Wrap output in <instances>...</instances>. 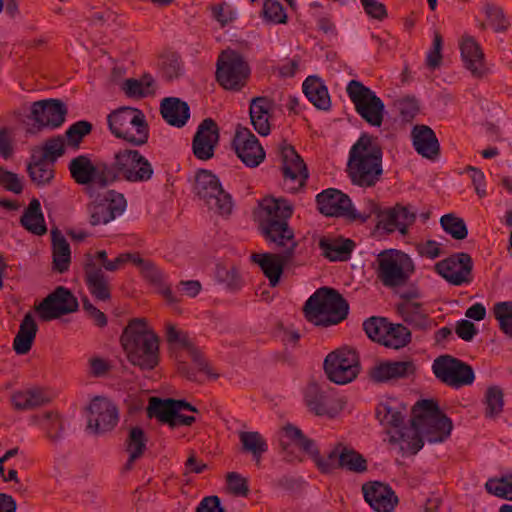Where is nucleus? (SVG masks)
Returning a JSON list of instances; mask_svg holds the SVG:
<instances>
[{
    "mask_svg": "<svg viewBox=\"0 0 512 512\" xmlns=\"http://www.w3.org/2000/svg\"><path fill=\"white\" fill-rule=\"evenodd\" d=\"M220 139L218 124L212 118H205L198 125L192 139V152L198 160H209L214 156Z\"/></svg>",
    "mask_w": 512,
    "mask_h": 512,
    "instance_id": "nucleus-17",
    "label": "nucleus"
},
{
    "mask_svg": "<svg viewBox=\"0 0 512 512\" xmlns=\"http://www.w3.org/2000/svg\"><path fill=\"white\" fill-rule=\"evenodd\" d=\"M432 370L438 380L456 389L471 385L475 379L474 371L469 364L448 354L437 357Z\"/></svg>",
    "mask_w": 512,
    "mask_h": 512,
    "instance_id": "nucleus-11",
    "label": "nucleus"
},
{
    "mask_svg": "<svg viewBox=\"0 0 512 512\" xmlns=\"http://www.w3.org/2000/svg\"><path fill=\"white\" fill-rule=\"evenodd\" d=\"M303 312L310 323L329 327L337 325L347 318L349 304L337 290L321 287L308 298Z\"/></svg>",
    "mask_w": 512,
    "mask_h": 512,
    "instance_id": "nucleus-3",
    "label": "nucleus"
},
{
    "mask_svg": "<svg viewBox=\"0 0 512 512\" xmlns=\"http://www.w3.org/2000/svg\"><path fill=\"white\" fill-rule=\"evenodd\" d=\"M382 162H347V173L353 184L370 187L382 174Z\"/></svg>",
    "mask_w": 512,
    "mask_h": 512,
    "instance_id": "nucleus-26",
    "label": "nucleus"
},
{
    "mask_svg": "<svg viewBox=\"0 0 512 512\" xmlns=\"http://www.w3.org/2000/svg\"><path fill=\"white\" fill-rule=\"evenodd\" d=\"M68 109L59 99H44L35 101L31 105L29 119L34 121L30 133L40 132L43 129L55 130L65 122Z\"/></svg>",
    "mask_w": 512,
    "mask_h": 512,
    "instance_id": "nucleus-12",
    "label": "nucleus"
},
{
    "mask_svg": "<svg viewBox=\"0 0 512 512\" xmlns=\"http://www.w3.org/2000/svg\"><path fill=\"white\" fill-rule=\"evenodd\" d=\"M39 425L45 432V437L53 445H57L64 438L65 421L56 411H47L38 417Z\"/></svg>",
    "mask_w": 512,
    "mask_h": 512,
    "instance_id": "nucleus-38",
    "label": "nucleus"
},
{
    "mask_svg": "<svg viewBox=\"0 0 512 512\" xmlns=\"http://www.w3.org/2000/svg\"><path fill=\"white\" fill-rule=\"evenodd\" d=\"M261 14L266 22L273 24H286L288 20L279 0H265Z\"/></svg>",
    "mask_w": 512,
    "mask_h": 512,
    "instance_id": "nucleus-59",
    "label": "nucleus"
},
{
    "mask_svg": "<svg viewBox=\"0 0 512 512\" xmlns=\"http://www.w3.org/2000/svg\"><path fill=\"white\" fill-rule=\"evenodd\" d=\"M435 271L449 284L461 286L473 281V260L470 254L459 252L437 262Z\"/></svg>",
    "mask_w": 512,
    "mask_h": 512,
    "instance_id": "nucleus-16",
    "label": "nucleus"
},
{
    "mask_svg": "<svg viewBox=\"0 0 512 512\" xmlns=\"http://www.w3.org/2000/svg\"><path fill=\"white\" fill-rule=\"evenodd\" d=\"M376 261L377 278L388 288L404 286L415 270L412 259L397 250L381 252Z\"/></svg>",
    "mask_w": 512,
    "mask_h": 512,
    "instance_id": "nucleus-5",
    "label": "nucleus"
},
{
    "mask_svg": "<svg viewBox=\"0 0 512 512\" xmlns=\"http://www.w3.org/2000/svg\"><path fill=\"white\" fill-rule=\"evenodd\" d=\"M341 452H343V443L338 442L324 457L320 454V451L315 444L312 451L309 452V455L314 461L317 469L322 474H331L336 469H340L338 462H340Z\"/></svg>",
    "mask_w": 512,
    "mask_h": 512,
    "instance_id": "nucleus-42",
    "label": "nucleus"
},
{
    "mask_svg": "<svg viewBox=\"0 0 512 512\" xmlns=\"http://www.w3.org/2000/svg\"><path fill=\"white\" fill-rule=\"evenodd\" d=\"M483 10L490 26L495 30V32H504L508 29L509 22L501 7L492 3H486L483 6Z\"/></svg>",
    "mask_w": 512,
    "mask_h": 512,
    "instance_id": "nucleus-61",
    "label": "nucleus"
},
{
    "mask_svg": "<svg viewBox=\"0 0 512 512\" xmlns=\"http://www.w3.org/2000/svg\"><path fill=\"white\" fill-rule=\"evenodd\" d=\"M303 92L316 108L325 111L330 109L331 100L328 89L318 77H307L303 82Z\"/></svg>",
    "mask_w": 512,
    "mask_h": 512,
    "instance_id": "nucleus-35",
    "label": "nucleus"
},
{
    "mask_svg": "<svg viewBox=\"0 0 512 512\" xmlns=\"http://www.w3.org/2000/svg\"><path fill=\"white\" fill-rule=\"evenodd\" d=\"M84 281L90 294L98 301L111 299V285L102 267L94 262L90 253L85 254L83 264Z\"/></svg>",
    "mask_w": 512,
    "mask_h": 512,
    "instance_id": "nucleus-18",
    "label": "nucleus"
},
{
    "mask_svg": "<svg viewBox=\"0 0 512 512\" xmlns=\"http://www.w3.org/2000/svg\"><path fill=\"white\" fill-rule=\"evenodd\" d=\"M11 402L16 410H30L48 403L49 398L41 389L34 388L14 392Z\"/></svg>",
    "mask_w": 512,
    "mask_h": 512,
    "instance_id": "nucleus-44",
    "label": "nucleus"
},
{
    "mask_svg": "<svg viewBox=\"0 0 512 512\" xmlns=\"http://www.w3.org/2000/svg\"><path fill=\"white\" fill-rule=\"evenodd\" d=\"M307 407L317 416L334 418L338 409L333 405V400L328 396L327 391L316 382H310L304 393Z\"/></svg>",
    "mask_w": 512,
    "mask_h": 512,
    "instance_id": "nucleus-22",
    "label": "nucleus"
},
{
    "mask_svg": "<svg viewBox=\"0 0 512 512\" xmlns=\"http://www.w3.org/2000/svg\"><path fill=\"white\" fill-rule=\"evenodd\" d=\"M27 172L37 186L48 185L55 176L54 162H28Z\"/></svg>",
    "mask_w": 512,
    "mask_h": 512,
    "instance_id": "nucleus-50",
    "label": "nucleus"
},
{
    "mask_svg": "<svg viewBox=\"0 0 512 512\" xmlns=\"http://www.w3.org/2000/svg\"><path fill=\"white\" fill-rule=\"evenodd\" d=\"M38 326L33 315L28 312L23 317L19 330L13 340V349L19 355L27 354L33 345Z\"/></svg>",
    "mask_w": 512,
    "mask_h": 512,
    "instance_id": "nucleus-33",
    "label": "nucleus"
},
{
    "mask_svg": "<svg viewBox=\"0 0 512 512\" xmlns=\"http://www.w3.org/2000/svg\"><path fill=\"white\" fill-rule=\"evenodd\" d=\"M388 434L390 435L389 443L400 444L402 451H408L413 455L418 453L424 445L420 427L413 425L412 421L409 426L401 425L393 432L388 431Z\"/></svg>",
    "mask_w": 512,
    "mask_h": 512,
    "instance_id": "nucleus-25",
    "label": "nucleus"
},
{
    "mask_svg": "<svg viewBox=\"0 0 512 512\" xmlns=\"http://www.w3.org/2000/svg\"><path fill=\"white\" fill-rule=\"evenodd\" d=\"M158 65L163 78L172 81L179 78L183 72V63L178 52L165 50L159 55Z\"/></svg>",
    "mask_w": 512,
    "mask_h": 512,
    "instance_id": "nucleus-47",
    "label": "nucleus"
},
{
    "mask_svg": "<svg viewBox=\"0 0 512 512\" xmlns=\"http://www.w3.org/2000/svg\"><path fill=\"white\" fill-rule=\"evenodd\" d=\"M293 212L290 201L274 197L263 198L254 212L261 235L273 249L280 251L251 255V261L259 265L271 287L279 284L284 267L291 263L298 247L294 230L289 225Z\"/></svg>",
    "mask_w": 512,
    "mask_h": 512,
    "instance_id": "nucleus-1",
    "label": "nucleus"
},
{
    "mask_svg": "<svg viewBox=\"0 0 512 512\" xmlns=\"http://www.w3.org/2000/svg\"><path fill=\"white\" fill-rule=\"evenodd\" d=\"M152 174L150 162H132L130 168L123 169V176L128 181H145L150 179Z\"/></svg>",
    "mask_w": 512,
    "mask_h": 512,
    "instance_id": "nucleus-63",
    "label": "nucleus"
},
{
    "mask_svg": "<svg viewBox=\"0 0 512 512\" xmlns=\"http://www.w3.org/2000/svg\"><path fill=\"white\" fill-rule=\"evenodd\" d=\"M461 56L465 67L476 78L486 73L484 53L479 43L472 36H464L460 44Z\"/></svg>",
    "mask_w": 512,
    "mask_h": 512,
    "instance_id": "nucleus-24",
    "label": "nucleus"
},
{
    "mask_svg": "<svg viewBox=\"0 0 512 512\" xmlns=\"http://www.w3.org/2000/svg\"><path fill=\"white\" fill-rule=\"evenodd\" d=\"M323 367L331 382L339 385L350 383L361 369L359 354L349 347L336 349L326 356Z\"/></svg>",
    "mask_w": 512,
    "mask_h": 512,
    "instance_id": "nucleus-6",
    "label": "nucleus"
},
{
    "mask_svg": "<svg viewBox=\"0 0 512 512\" xmlns=\"http://www.w3.org/2000/svg\"><path fill=\"white\" fill-rule=\"evenodd\" d=\"M120 342L128 361L141 370H153L159 364V337L145 318H134L124 328Z\"/></svg>",
    "mask_w": 512,
    "mask_h": 512,
    "instance_id": "nucleus-2",
    "label": "nucleus"
},
{
    "mask_svg": "<svg viewBox=\"0 0 512 512\" xmlns=\"http://www.w3.org/2000/svg\"><path fill=\"white\" fill-rule=\"evenodd\" d=\"M149 418H157L160 422L171 426L175 420L176 409L173 406L172 399H160L152 397L147 408Z\"/></svg>",
    "mask_w": 512,
    "mask_h": 512,
    "instance_id": "nucleus-48",
    "label": "nucleus"
},
{
    "mask_svg": "<svg viewBox=\"0 0 512 512\" xmlns=\"http://www.w3.org/2000/svg\"><path fill=\"white\" fill-rule=\"evenodd\" d=\"M89 222L92 226L107 224L114 219L113 212L109 211L103 200L88 205Z\"/></svg>",
    "mask_w": 512,
    "mask_h": 512,
    "instance_id": "nucleus-62",
    "label": "nucleus"
},
{
    "mask_svg": "<svg viewBox=\"0 0 512 512\" xmlns=\"http://www.w3.org/2000/svg\"><path fill=\"white\" fill-rule=\"evenodd\" d=\"M319 248L322 255L330 261H347L351 258V254L356 246L351 239L343 237L328 238L322 237L319 240Z\"/></svg>",
    "mask_w": 512,
    "mask_h": 512,
    "instance_id": "nucleus-28",
    "label": "nucleus"
},
{
    "mask_svg": "<svg viewBox=\"0 0 512 512\" xmlns=\"http://www.w3.org/2000/svg\"><path fill=\"white\" fill-rule=\"evenodd\" d=\"M366 214H369V218L372 215H375L378 219L377 227L383 228L389 233H392L396 230L400 232V226L398 224V216L396 206L393 208L382 211L378 203L373 200H368L366 203Z\"/></svg>",
    "mask_w": 512,
    "mask_h": 512,
    "instance_id": "nucleus-45",
    "label": "nucleus"
},
{
    "mask_svg": "<svg viewBox=\"0 0 512 512\" xmlns=\"http://www.w3.org/2000/svg\"><path fill=\"white\" fill-rule=\"evenodd\" d=\"M346 92L355 106L356 112L370 125L379 127L383 122L384 103L362 82L351 80Z\"/></svg>",
    "mask_w": 512,
    "mask_h": 512,
    "instance_id": "nucleus-8",
    "label": "nucleus"
},
{
    "mask_svg": "<svg viewBox=\"0 0 512 512\" xmlns=\"http://www.w3.org/2000/svg\"><path fill=\"white\" fill-rule=\"evenodd\" d=\"M194 190L210 209H215L221 215H228L232 211L231 196L226 193L218 178L210 171L200 169L195 176Z\"/></svg>",
    "mask_w": 512,
    "mask_h": 512,
    "instance_id": "nucleus-9",
    "label": "nucleus"
},
{
    "mask_svg": "<svg viewBox=\"0 0 512 512\" xmlns=\"http://www.w3.org/2000/svg\"><path fill=\"white\" fill-rule=\"evenodd\" d=\"M413 144L422 157L433 159L439 155L438 139L435 132L428 126L421 125L414 128Z\"/></svg>",
    "mask_w": 512,
    "mask_h": 512,
    "instance_id": "nucleus-32",
    "label": "nucleus"
},
{
    "mask_svg": "<svg viewBox=\"0 0 512 512\" xmlns=\"http://www.w3.org/2000/svg\"><path fill=\"white\" fill-rule=\"evenodd\" d=\"M445 421L429 420L421 425L422 436L428 443H442L447 440L453 429L451 419L444 413Z\"/></svg>",
    "mask_w": 512,
    "mask_h": 512,
    "instance_id": "nucleus-41",
    "label": "nucleus"
},
{
    "mask_svg": "<svg viewBox=\"0 0 512 512\" xmlns=\"http://www.w3.org/2000/svg\"><path fill=\"white\" fill-rule=\"evenodd\" d=\"M147 437L144 430L139 426L129 429L125 440V449L128 454H132V459H139L146 450Z\"/></svg>",
    "mask_w": 512,
    "mask_h": 512,
    "instance_id": "nucleus-52",
    "label": "nucleus"
},
{
    "mask_svg": "<svg viewBox=\"0 0 512 512\" xmlns=\"http://www.w3.org/2000/svg\"><path fill=\"white\" fill-rule=\"evenodd\" d=\"M493 313L499 321L500 329L512 338V302H499L494 305Z\"/></svg>",
    "mask_w": 512,
    "mask_h": 512,
    "instance_id": "nucleus-60",
    "label": "nucleus"
},
{
    "mask_svg": "<svg viewBox=\"0 0 512 512\" xmlns=\"http://www.w3.org/2000/svg\"><path fill=\"white\" fill-rule=\"evenodd\" d=\"M121 90L129 98L142 99L154 94V79L150 74H144L140 79L128 78L122 82Z\"/></svg>",
    "mask_w": 512,
    "mask_h": 512,
    "instance_id": "nucleus-46",
    "label": "nucleus"
},
{
    "mask_svg": "<svg viewBox=\"0 0 512 512\" xmlns=\"http://www.w3.org/2000/svg\"><path fill=\"white\" fill-rule=\"evenodd\" d=\"M397 313L402 320L414 329L428 330L432 327L430 318L423 302L411 304H396Z\"/></svg>",
    "mask_w": 512,
    "mask_h": 512,
    "instance_id": "nucleus-29",
    "label": "nucleus"
},
{
    "mask_svg": "<svg viewBox=\"0 0 512 512\" xmlns=\"http://www.w3.org/2000/svg\"><path fill=\"white\" fill-rule=\"evenodd\" d=\"M239 440L242 451L250 453L256 464L259 465L262 455L268 450L265 438L257 431H240Z\"/></svg>",
    "mask_w": 512,
    "mask_h": 512,
    "instance_id": "nucleus-43",
    "label": "nucleus"
},
{
    "mask_svg": "<svg viewBox=\"0 0 512 512\" xmlns=\"http://www.w3.org/2000/svg\"><path fill=\"white\" fill-rule=\"evenodd\" d=\"M365 501L376 512H392L399 500L393 489L382 482H369L362 486Z\"/></svg>",
    "mask_w": 512,
    "mask_h": 512,
    "instance_id": "nucleus-19",
    "label": "nucleus"
},
{
    "mask_svg": "<svg viewBox=\"0 0 512 512\" xmlns=\"http://www.w3.org/2000/svg\"><path fill=\"white\" fill-rule=\"evenodd\" d=\"M376 418L382 425L394 428V430L404 423L402 412L391 407L388 403H380L376 407Z\"/></svg>",
    "mask_w": 512,
    "mask_h": 512,
    "instance_id": "nucleus-57",
    "label": "nucleus"
},
{
    "mask_svg": "<svg viewBox=\"0 0 512 512\" xmlns=\"http://www.w3.org/2000/svg\"><path fill=\"white\" fill-rule=\"evenodd\" d=\"M78 307L79 303L74 294L68 288L58 286L35 306V311L41 321L48 322L76 312Z\"/></svg>",
    "mask_w": 512,
    "mask_h": 512,
    "instance_id": "nucleus-13",
    "label": "nucleus"
},
{
    "mask_svg": "<svg viewBox=\"0 0 512 512\" xmlns=\"http://www.w3.org/2000/svg\"><path fill=\"white\" fill-rule=\"evenodd\" d=\"M483 403L485 404V416L495 418L499 416L504 407V393L497 385L489 386L486 389Z\"/></svg>",
    "mask_w": 512,
    "mask_h": 512,
    "instance_id": "nucleus-51",
    "label": "nucleus"
},
{
    "mask_svg": "<svg viewBox=\"0 0 512 512\" xmlns=\"http://www.w3.org/2000/svg\"><path fill=\"white\" fill-rule=\"evenodd\" d=\"M67 149L63 136H53L32 149L31 160H57L65 155Z\"/></svg>",
    "mask_w": 512,
    "mask_h": 512,
    "instance_id": "nucleus-36",
    "label": "nucleus"
},
{
    "mask_svg": "<svg viewBox=\"0 0 512 512\" xmlns=\"http://www.w3.org/2000/svg\"><path fill=\"white\" fill-rule=\"evenodd\" d=\"M69 171L79 185L94 184L104 188L117 178L116 166L106 162H70Z\"/></svg>",
    "mask_w": 512,
    "mask_h": 512,
    "instance_id": "nucleus-14",
    "label": "nucleus"
},
{
    "mask_svg": "<svg viewBox=\"0 0 512 512\" xmlns=\"http://www.w3.org/2000/svg\"><path fill=\"white\" fill-rule=\"evenodd\" d=\"M411 341V332L402 324L393 325L389 323L387 334L382 345L399 349L406 346Z\"/></svg>",
    "mask_w": 512,
    "mask_h": 512,
    "instance_id": "nucleus-53",
    "label": "nucleus"
},
{
    "mask_svg": "<svg viewBox=\"0 0 512 512\" xmlns=\"http://www.w3.org/2000/svg\"><path fill=\"white\" fill-rule=\"evenodd\" d=\"M485 489L489 494L512 501V474L488 479Z\"/></svg>",
    "mask_w": 512,
    "mask_h": 512,
    "instance_id": "nucleus-56",
    "label": "nucleus"
},
{
    "mask_svg": "<svg viewBox=\"0 0 512 512\" xmlns=\"http://www.w3.org/2000/svg\"><path fill=\"white\" fill-rule=\"evenodd\" d=\"M21 225L29 232L41 236L47 232L40 201L33 198L20 218Z\"/></svg>",
    "mask_w": 512,
    "mask_h": 512,
    "instance_id": "nucleus-39",
    "label": "nucleus"
},
{
    "mask_svg": "<svg viewBox=\"0 0 512 512\" xmlns=\"http://www.w3.org/2000/svg\"><path fill=\"white\" fill-rule=\"evenodd\" d=\"M273 102L267 97H255L250 103V119L254 129L262 136L270 133V111Z\"/></svg>",
    "mask_w": 512,
    "mask_h": 512,
    "instance_id": "nucleus-30",
    "label": "nucleus"
},
{
    "mask_svg": "<svg viewBox=\"0 0 512 512\" xmlns=\"http://www.w3.org/2000/svg\"><path fill=\"white\" fill-rule=\"evenodd\" d=\"M316 204L319 212L327 217H344L361 223L369 219L366 211L357 212L349 196L336 188H328L318 193Z\"/></svg>",
    "mask_w": 512,
    "mask_h": 512,
    "instance_id": "nucleus-10",
    "label": "nucleus"
},
{
    "mask_svg": "<svg viewBox=\"0 0 512 512\" xmlns=\"http://www.w3.org/2000/svg\"><path fill=\"white\" fill-rule=\"evenodd\" d=\"M440 225L455 240H463L468 235L465 221L453 213L443 215L440 219Z\"/></svg>",
    "mask_w": 512,
    "mask_h": 512,
    "instance_id": "nucleus-55",
    "label": "nucleus"
},
{
    "mask_svg": "<svg viewBox=\"0 0 512 512\" xmlns=\"http://www.w3.org/2000/svg\"><path fill=\"white\" fill-rule=\"evenodd\" d=\"M92 124L86 120L73 123L65 132V142L68 149L77 150L85 136L92 131Z\"/></svg>",
    "mask_w": 512,
    "mask_h": 512,
    "instance_id": "nucleus-54",
    "label": "nucleus"
},
{
    "mask_svg": "<svg viewBox=\"0 0 512 512\" xmlns=\"http://www.w3.org/2000/svg\"><path fill=\"white\" fill-rule=\"evenodd\" d=\"M240 160H264V148L250 129L238 124L231 143Z\"/></svg>",
    "mask_w": 512,
    "mask_h": 512,
    "instance_id": "nucleus-20",
    "label": "nucleus"
},
{
    "mask_svg": "<svg viewBox=\"0 0 512 512\" xmlns=\"http://www.w3.org/2000/svg\"><path fill=\"white\" fill-rule=\"evenodd\" d=\"M415 371L416 366L412 360L382 361L370 369L369 376L376 383H384L407 378Z\"/></svg>",
    "mask_w": 512,
    "mask_h": 512,
    "instance_id": "nucleus-21",
    "label": "nucleus"
},
{
    "mask_svg": "<svg viewBox=\"0 0 512 512\" xmlns=\"http://www.w3.org/2000/svg\"><path fill=\"white\" fill-rule=\"evenodd\" d=\"M283 431L286 437L305 453L309 454V452L312 451V448L315 445L314 440L306 437L298 427L292 424H287L283 427Z\"/></svg>",
    "mask_w": 512,
    "mask_h": 512,
    "instance_id": "nucleus-64",
    "label": "nucleus"
},
{
    "mask_svg": "<svg viewBox=\"0 0 512 512\" xmlns=\"http://www.w3.org/2000/svg\"><path fill=\"white\" fill-rule=\"evenodd\" d=\"M429 420L445 421L444 412L440 410L438 402L434 399H422L415 403L412 407L413 425L421 427L422 424Z\"/></svg>",
    "mask_w": 512,
    "mask_h": 512,
    "instance_id": "nucleus-37",
    "label": "nucleus"
},
{
    "mask_svg": "<svg viewBox=\"0 0 512 512\" xmlns=\"http://www.w3.org/2000/svg\"><path fill=\"white\" fill-rule=\"evenodd\" d=\"M119 422V410L106 397H94L88 406L87 429L99 435L112 431Z\"/></svg>",
    "mask_w": 512,
    "mask_h": 512,
    "instance_id": "nucleus-15",
    "label": "nucleus"
},
{
    "mask_svg": "<svg viewBox=\"0 0 512 512\" xmlns=\"http://www.w3.org/2000/svg\"><path fill=\"white\" fill-rule=\"evenodd\" d=\"M107 122L117 138L135 145H143L148 141V124L144 113L138 108L120 107L108 115Z\"/></svg>",
    "mask_w": 512,
    "mask_h": 512,
    "instance_id": "nucleus-4",
    "label": "nucleus"
},
{
    "mask_svg": "<svg viewBox=\"0 0 512 512\" xmlns=\"http://www.w3.org/2000/svg\"><path fill=\"white\" fill-rule=\"evenodd\" d=\"M340 469H345L354 473H363L367 471V460L355 449L343 444V452L338 462Z\"/></svg>",
    "mask_w": 512,
    "mask_h": 512,
    "instance_id": "nucleus-49",
    "label": "nucleus"
},
{
    "mask_svg": "<svg viewBox=\"0 0 512 512\" xmlns=\"http://www.w3.org/2000/svg\"><path fill=\"white\" fill-rule=\"evenodd\" d=\"M51 242L53 270L58 273H65L69 270L71 263L70 245L57 228L51 230Z\"/></svg>",
    "mask_w": 512,
    "mask_h": 512,
    "instance_id": "nucleus-31",
    "label": "nucleus"
},
{
    "mask_svg": "<svg viewBox=\"0 0 512 512\" xmlns=\"http://www.w3.org/2000/svg\"><path fill=\"white\" fill-rule=\"evenodd\" d=\"M388 325L385 318L372 316L363 322V330L372 341L383 344Z\"/></svg>",
    "mask_w": 512,
    "mask_h": 512,
    "instance_id": "nucleus-58",
    "label": "nucleus"
},
{
    "mask_svg": "<svg viewBox=\"0 0 512 512\" xmlns=\"http://www.w3.org/2000/svg\"><path fill=\"white\" fill-rule=\"evenodd\" d=\"M382 148L377 138L362 134L351 147L348 160H382Z\"/></svg>",
    "mask_w": 512,
    "mask_h": 512,
    "instance_id": "nucleus-34",
    "label": "nucleus"
},
{
    "mask_svg": "<svg viewBox=\"0 0 512 512\" xmlns=\"http://www.w3.org/2000/svg\"><path fill=\"white\" fill-rule=\"evenodd\" d=\"M281 172L285 183L289 184L288 190L291 192H297L303 188L309 177L306 162H283Z\"/></svg>",
    "mask_w": 512,
    "mask_h": 512,
    "instance_id": "nucleus-40",
    "label": "nucleus"
},
{
    "mask_svg": "<svg viewBox=\"0 0 512 512\" xmlns=\"http://www.w3.org/2000/svg\"><path fill=\"white\" fill-rule=\"evenodd\" d=\"M160 113L171 126L183 127L190 118L189 105L176 97H167L161 101Z\"/></svg>",
    "mask_w": 512,
    "mask_h": 512,
    "instance_id": "nucleus-27",
    "label": "nucleus"
},
{
    "mask_svg": "<svg viewBox=\"0 0 512 512\" xmlns=\"http://www.w3.org/2000/svg\"><path fill=\"white\" fill-rule=\"evenodd\" d=\"M166 339L169 343H177L186 349L200 372H204L208 376H213L214 378L218 377V375L212 374L209 364L207 363L203 354L192 343L186 332L180 331L176 328L175 325L168 323L166 325Z\"/></svg>",
    "mask_w": 512,
    "mask_h": 512,
    "instance_id": "nucleus-23",
    "label": "nucleus"
},
{
    "mask_svg": "<svg viewBox=\"0 0 512 512\" xmlns=\"http://www.w3.org/2000/svg\"><path fill=\"white\" fill-rule=\"evenodd\" d=\"M250 75V67L237 51L227 49L217 60L216 79L227 90H240Z\"/></svg>",
    "mask_w": 512,
    "mask_h": 512,
    "instance_id": "nucleus-7",
    "label": "nucleus"
}]
</instances>
